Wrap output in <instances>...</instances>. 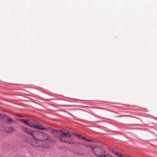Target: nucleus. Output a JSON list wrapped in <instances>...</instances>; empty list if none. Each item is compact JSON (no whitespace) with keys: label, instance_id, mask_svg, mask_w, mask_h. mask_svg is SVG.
<instances>
[{"label":"nucleus","instance_id":"4","mask_svg":"<svg viewBox=\"0 0 157 157\" xmlns=\"http://www.w3.org/2000/svg\"><path fill=\"white\" fill-rule=\"evenodd\" d=\"M23 130L26 133L31 135L33 137V136L35 135V133L36 132H34L29 129L25 127H23Z\"/></svg>","mask_w":157,"mask_h":157},{"label":"nucleus","instance_id":"6","mask_svg":"<svg viewBox=\"0 0 157 157\" xmlns=\"http://www.w3.org/2000/svg\"><path fill=\"white\" fill-rule=\"evenodd\" d=\"M113 151L114 154H115V155H117L119 157H129L127 155L125 156H124L123 155L119 154L117 152L114 151Z\"/></svg>","mask_w":157,"mask_h":157},{"label":"nucleus","instance_id":"3","mask_svg":"<svg viewBox=\"0 0 157 157\" xmlns=\"http://www.w3.org/2000/svg\"><path fill=\"white\" fill-rule=\"evenodd\" d=\"M30 127L40 130H44V128L42 126L37 124V122L35 120H29L28 125Z\"/></svg>","mask_w":157,"mask_h":157},{"label":"nucleus","instance_id":"10","mask_svg":"<svg viewBox=\"0 0 157 157\" xmlns=\"http://www.w3.org/2000/svg\"><path fill=\"white\" fill-rule=\"evenodd\" d=\"M60 157H68L67 156H66L63 155V156H61Z\"/></svg>","mask_w":157,"mask_h":157},{"label":"nucleus","instance_id":"9","mask_svg":"<svg viewBox=\"0 0 157 157\" xmlns=\"http://www.w3.org/2000/svg\"><path fill=\"white\" fill-rule=\"evenodd\" d=\"M74 153L76 155H79L80 154L78 151H74Z\"/></svg>","mask_w":157,"mask_h":157},{"label":"nucleus","instance_id":"1","mask_svg":"<svg viewBox=\"0 0 157 157\" xmlns=\"http://www.w3.org/2000/svg\"><path fill=\"white\" fill-rule=\"evenodd\" d=\"M56 133L59 136L61 137H64L68 138H71V140H62V139L60 138V140L61 141H63V142H65V143H67L69 144H70L71 145H76L77 146H78V145H80L79 144H77V143H82L84 142H87L88 144H89V143H88L89 141L93 142V141L92 140H90L87 139L86 138H85L84 137H82L80 135H79L78 134H76V136H77L79 138H80L81 139L85 140V141L83 142H76L74 141L73 139L71 137V134L70 132L68 131H67V130H63V131H61L59 130H56Z\"/></svg>","mask_w":157,"mask_h":157},{"label":"nucleus","instance_id":"2","mask_svg":"<svg viewBox=\"0 0 157 157\" xmlns=\"http://www.w3.org/2000/svg\"><path fill=\"white\" fill-rule=\"evenodd\" d=\"M34 140L31 142V145L34 147H41L46 148L48 147L47 145H43L42 143L44 141L48 139L49 136L46 134L42 132H36L33 136Z\"/></svg>","mask_w":157,"mask_h":157},{"label":"nucleus","instance_id":"8","mask_svg":"<svg viewBox=\"0 0 157 157\" xmlns=\"http://www.w3.org/2000/svg\"><path fill=\"white\" fill-rule=\"evenodd\" d=\"M13 131V129L12 127L8 128V129L7 132H11Z\"/></svg>","mask_w":157,"mask_h":157},{"label":"nucleus","instance_id":"7","mask_svg":"<svg viewBox=\"0 0 157 157\" xmlns=\"http://www.w3.org/2000/svg\"><path fill=\"white\" fill-rule=\"evenodd\" d=\"M20 120L24 123L28 125L29 120H24L23 119H20Z\"/></svg>","mask_w":157,"mask_h":157},{"label":"nucleus","instance_id":"5","mask_svg":"<svg viewBox=\"0 0 157 157\" xmlns=\"http://www.w3.org/2000/svg\"><path fill=\"white\" fill-rule=\"evenodd\" d=\"M1 118H4L6 120L7 119H8V122L9 123H12L13 121V120L10 118H9L8 116L3 114H0V119Z\"/></svg>","mask_w":157,"mask_h":157}]
</instances>
